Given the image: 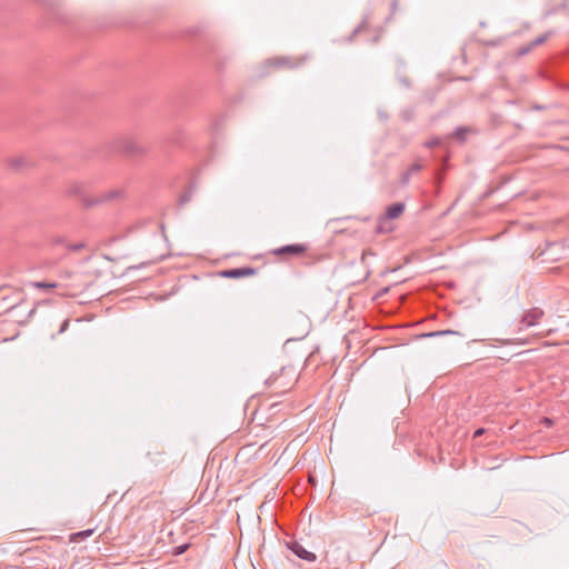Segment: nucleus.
Instances as JSON below:
<instances>
[{
  "label": "nucleus",
  "mask_w": 569,
  "mask_h": 569,
  "mask_svg": "<svg viewBox=\"0 0 569 569\" xmlns=\"http://www.w3.org/2000/svg\"><path fill=\"white\" fill-rule=\"evenodd\" d=\"M298 381V372L293 366H284L278 373H272L266 385L277 395L286 393Z\"/></svg>",
  "instance_id": "nucleus-1"
},
{
  "label": "nucleus",
  "mask_w": 569,
  "mask_h": 569,
  "mask_svg": "<svg viewBox=\"0 0 569 569\" xmlns=\"http://www.w3.org/2000/svg\"><path fill=\"white\" fill-rule=\"evenodd\" d=\"M116 148L131 157H141L148 152V148L132 137L124 136L117 140Z\"/></svg>",
  "instance_id": "nucleus-2"
},
{
  "label": "nucleus",
  "mask_w": 569,
  "mask_h": 569,
  "mask_svg": "<svg viewBox=\"0 0 569 569\" xmlns=\"http://www.w3.org/2000/svg\"><path fill=\"white\" fill-rule=\"evenodd\" d=\"M545 311L541 308L532 307L525 311L519 321V331L537 326L543 318Z\"/></svg>",
  "instance_id": "nucleus-3"
},
{
  "label": "nucleus",
  "mask_w": 569,
  "mask_h": 569,
  "mask_svg": "<svg viewBox=\"0 0 569 569\" xmlns=\"http://www.w3.org/2000/svg\"><path fill=\"white\" fill-rule=\"evenodd\" d=\"M303 61L305 59H295L291 57L280 56L268 59L266 64L271 68L296 69L300 67Z\"/></svg>",
  "instance_id": "nucleus-4"
},
{
  "label": "nucleus",
  "mask_w": 569,
  "mask_h": 569,
  "mask_svg": "<svg viewBox=\"0 0 569 569\" xmlns=\"http://www.w3.org/2000/svg\"><path fill=\"white\" fill-rule=\"evenodd\" d=\"M308 250V246L305 243H292V244H286L279 248H276L271 251L273 256H295L300 257Z\"/></svg>",
  "instance_id": "nucleus-5"
},
{
  "label": "nucleus",
  "mask_w": 569,
  "mask_h": 569,
  "mask_svg": "<svg viewBox=\"0 0 569 569\" xmlns=\"http://www.w3.org/2000/svg\"><path fill=\"white\" fill-rule=\"evenodd\" d=\"M257 273V269L252 267H241V268H234V269H227L220 271V276L223 278L229 279H238V278H244V277H251Z\"/></svg>",
  "instance_id": "nucleus-6"
},
{
  "label": "nucleus",
  "mask_w": 569,
  "mask_h": 569,
  "mask_svg": "<svg viewBox=\"0 0 569 569\" xmlns=\"http://www.w3.org/2000/svg\"><path fill=\"white\" fill-rule=\"evenodd\" d=\"M121 194H122V192L119 190H111V191L104 192V193L100 194L99 197H96L92 199L83 198L82 201H83V206L89 208L94 204H100V203H104V202L111 201L113 199H117V198L121 197Z\"/></svg>",
  "instance_id": "nucleus-7"
},
{
  "label": "nucleus",
  "mask_w": 569,
  "mask_h": 569,
  "mask_svg": "<svg viewBox=\"0 0 569 569\" xmlns=\"http://www.w3.org/2000/svg\"><path fill=\"white\" fill-rule=\"evenodd\" d=\"M289 549L300 559L312 562L316 560V555L307 550L301 543L293 541L289 546Z\"/></svg>",
  "instance_id": "nucleus-8"
},
{
  "label": "nucleus",
  "mask_w": 569,
  "mask_h": 569,
  "mask_svg": "<svg viewBox=\"0 0 569 569\" xmlns=\"http://www.w3.org/2000/svg\"><path fill=\"white\" fill-rule=\"evenodd\" d=\"M422 168L423 166L419 161L412 163L405 172L401 173L399 179L401 186H408L412 174L418 173L419 171L422 170Z\"/></svg>",
  "instance_id": "nucleus-9"
},
{
  "label": "nucleus",
  "mask_w": 569,
  "mask_h": 569,
  "mask_svg": "<svg viewBox=\"0 0 569 569\" xmlns=\"http://www.w3.org/2000/svg\"><path fill=\"white\" fill-rule=\"evenodd\" d=\"M405 211V203L402 202H395L387 207L385 217L389 220L399 218Z\"/></svg>",
  "instance_id": "nucleus-10"
},
{
  "label": "nucleus",
  "mask_w": 569,
  "mask_h": 569,
  "mask_svg": "<svg viewBox=\"0 0 569 569\" xmlns=\"http://www.w3.org/2000/svg\"><path fill=\"white\" fill-rule=\"evenodd\" d=\"M148 459L154 467H163L167 469L169 465L167 463V458L164 457V453L161 451H149L147 453Z\"/></svg>",
  "instance_id": "nucleus-11"
},
{
  "label": "nucleus",
  "mask_w": 569,
  "mask_h": 569,
  "mask_svg": "<svg viewBox=\"0 0 569 569\" xmlns=\"http://www.w3.org/2000/svg\"><path fill=\"white\" fill-rule=\"evenodd\" d=\"M393 230V227L391 226V222L389 219H387L385 216H381L376 226V233H389Z\"/></svg>",
  "instance_id": "nucleus-12"
},
{
  "label": "nucleus",
  "mask_w": 569,
  "mask_h": 569,
  "mask_svg": "<svg viewBox=\"0 0 569 569\" xmlns=\"http://www.w3.org/2000/svg\"><path fill=\"white\" fill-rule=\"evenodd\" d=\"M449 335L450 336H459L460 333L455 330H439V331H430L427 333H422L420 337L421 338H438L441 336H449Z\"/></svg>",
  "instance_id": "nucleus-13"
},
{
  "label": "nucleus",
  "mask_w": 569,
  "mask_h": 569,
  "mask_svg": "<svg viewBox=\"0 0 569 569\" xmlns=\"http://www.w3.org/2000/svg\"><path fill=\"white\" fill-rule=\"evenodd\" d=\"M470 131L467 127H457L455 131L452 132V137H455L460 142L466 141L467 133Z\"/></svg>",
  "instance_id": "nucleus-14"
},
{
  "label": "nucleus",
  "mask_w": 569,
  "mask_h": 569,
  "mask_svg": "<svg viewBox=\"0 0 569 569\" xmlns=\"http://www.w3.org/2000/svg\"><path fill=\"white\" fill-rule=\"evenodd\" d=\"M553 34L552 31H548L539 37H537L536 39H533L530 43H531V47H537V46H540V44H543Z\"/></svg>",
  "instance_id": "nucleus-15"
},
{
  "label": "nucleus",
  "mask_w": 569,
  "mask_h": 569,
  "mask_svg": "<svg viewBox=\"0 0 569 569\" xmlns=\"http://www.w3.org/2000/svg\"><path fill=\"white\" fill-rule=\"evenodd\" d=\"M93 531H94L93 529H87V530H82V531L72 533L70 536V540L76 541L79 539H86V538L90 537L93 533Z\"/></svg>",
  "instance_id": "nucleus-16"
},
{
  "label": "nucleus",
  "mask_w": 569,
  "mask_h": 569,
  "mask_svg": "<svg viewBox=\"0 0 569 569\" xmlns=\"http://www.w3.org/2000/svg\"><path fill=\"white\" fill-rule=\"evenodd\" d=\"M86 246H87L86 242L79 241L76 243H68V244H66V248L70 251L78 252V251H81L82 249H84Z\"/></svg>",
  "instance_id": "nucleus-17"
},
{
  "label": "nucleus",
  "mask_w": 569,
  "mask_h": 569,
  "mask_svg": "<svg viewBox=\"0 0 569 569\" xmlns=\"http://www.w3.org/2000/svg\"><path fill=\"white\" fill-rule=\"evenodd\" d=\"M33 287L39 289H53L57 287L56 282H47V281H37L33 283Z\"/></svg>",
  "instance_id": "nucleus-18"
},
{
  "label": "nucleus",
  "mask_w": 569,
  "mask_h": 569,
  "mask_svg": "<svg viewBox=\"0 0 569 569\" xmlns=\"http://www.w3.org/2000/svg\"><path fill=\"white\" fill-rule=\"evenodd\" d=\"M26 159L22 157L14 158L10 161V166L18 169L21 168L24 164Z\"/></svg>",
  "instance_id": "nucleus-19"
},
{
  "label": "nucleus",
  "mask_w": 569,
  "mask_h": 569,
  "mask_svg": "<svg viewBox=\"0 0 569 569\" xmlns=\"http://www.w3.org/2000/svg\"><path fill=\"white\" fill-rule=\"evenodd\" d=\"M532 49H533V47H531V43H529L528 46L521 47L518 51V54L525 56V54L529 53Z\"/></svg>",
  "instance_id": "nucleus-20"
},
{
  "label": "nucleus",
  "mask_w": 569,
  "mask_h": 569,
  "mask_svg": "<svg viewBox=\"0 0 569 569\" xmlns=\"http://www.w3.org/2000/svg\"><path fill=\"white\" fill-rule=\"evenodd\" d=\"M69 325H70V320L64 319L60 326L58 333H60V335L63 333L69 328Z\"/></svg>",
  "instance_id": "nucleus-21"
},
{
  "label": "nucleus",
  "mask_w": 569,
  "mask_h": 569,
  "mask_svg": "<svg viewBox=\"0 0 569 569\" xmlns=\"http://www.w3.org/2000/svg\"><path fill=\"white\" fill-rule=\"evenodd\" d=\"M425 144L428 148H433V147L440 144V139L439 138H435L432 140L427 141Z\"/></svg>",
  "instance_id": "nucleus-22"
},
{
  "label": "nucleus",
  "mask_w": 569,
  "mask_h": 569,
  "mask_svg": "<svg viewBox=\"0 0 569 569\" xmlns=\"http://www.w3.org/2000/svg\"><path fill=\"white\" fill-rule=\"evenodd\" d=\"M366 29V22L363 21L359 27H357L352 34L350 36V40L358 33V32H361L362 30Z\"/></svg>",
  "instance_id": "nucleus-23"
},
{
  "label": "nucleus",
  "mask_w": 569,
  "mask_h": 569,
  "mask_svg": "<svg viewBox=\"0 0 569 569\" xmlns=\"http://www.w3.org/2000/svg\"><path fill=\"white\" fill-rule=\"evenodd\" d=\"M188 549V545H181L176 547L174 555H182Z\"/></svg>",
  "instance_id": "nucleus-24"
},
{
  "label": "nucleus",
  "mask_w": 569,
  "mask_h": 569,
  "mask_svg": "<svg viewBox=\"0 0 569 569\" xmlns=\"http://www.w3.org/2000/svg\"><path fill=\"white\" fill-rule=\"evenodd\" d=\"M52 241L54 244H67L63 237H54Z\"/></svg>",
  "instance_id": "nucleus-25"
},
{
  "label": "nucleus",
  "mask_w": 569,
  "mask_h": 569,
  "mask_svg": "<svg viewBox=\"0 0 569 569\" xmlns=\"http://www.w3.org/2000/svg\"><path fill=\"white\" fill-rule=\"evenodd\" d=\"M556 331V329H548L547 331H541L538 333L539 337H546V336H550L551 333H553Z\"/></svg>",
  "instance_id": "nucleus-26"
},
{
  "label": "nucleus",
  "mask_w": 569,
  "mask_h": 569,
  "mask_svg": "<svg viewBox=\"0 0 569 569\" xmlns=\"http://www.w3.org/2000/svg\"><path fill=\"white\" fill-rule=\"evenodd\" d=\"M485 432H486V429H483V428H479V429H477V430L473 432V438H478V437L482 436Z\"/></svg>",
  "instance_id": "nucleus-27"
},
{
  "label": "nucleus",
  "mask_w": 569,
  "mask_h": 569,
  "mask_svg": "<svg viewBox=\"0 0 569 569\" xmlns=\"http://www.w3.org/2000/svg\"><path fill=\"white\" fill-rule=\"evenodd\" d=\"M70 192H73V193H78V192H80V187H78V186L73 187V188L70 190Z\"/></svg>",
  "instance_id": "nucleus-28"
},
{
  "label": "nucleus",
  "mask_w": 569,
  "mask_h": 569,
  "mask_svg": "<svg viewBox=\"0 0 569 569\" xmlns=\"http://www.w3.org/2000/svg\"><path fill=\"white\" fill-rule=\"evenodd\" d=\"M34 312H36V307H32V308L28 311V318H29V317H31Z\"/></svg>",
  "instance_id": "nucleus-29"
},
{
  "label": "nucleus",
  "mask_w": 569,
  "mask_h": 569,
  "mask_svg": "<svg viewBox=\"0 0 569 569\" xmlns=\"http://www.w3.org/2000/svg\"><path fill=\"white\" fill-rule=\"evenodd\" d=\"M21 306H22V303H17L16 306H13V307L11 308V310H14V309H17V308H20Z\"/></svg>",
  "instance_id": "nucleus-30"
},
{
  "label": "nucleus",
  "mask_w": 569,
  "mask_h": 569,
  "mask_svg": "<svg viewBox=\"0 0 569 569\" xmlns=\"http://www.w3.org/2000/svg\"><path fill=\"white\" fill-rule=\"evenodd\" d=\"M187 201H188V197H187V196H183V197L181 198V202H187Z\"/></svg>",
  "instance_id": "nucleus-31"
},
{
  "label": "nucleus",
  "mask_w": 569,
  "mask_h": 569,
  "mask_svg": "<svg viewBox=\"0 0 569 569\" xmlns=\"http://www.w3.org/2000/svg\"><path fill=\"white\" fill-rule=\"evenodd\" d=\"M545 345H546V346H558V343H557V342H553V343H548V342H547V343H545Z\"/></svg>",
  "instance_id": "nucleus-32"
},
{
  "label": "nucleus",
  "mask_w": 569,
  "mask_h": 569,
  "mask_svg": "<svg viewBox=\"0 0 569 569\" xmlns=\"http://www.w3.org/2000/svg\"><path fill=\"white\" fill-rule=\"evenodd\" d=\"M546 425H551V420L550 419H546Z\"/></svg>",
  "instance_id": "nucleus-33"
},
{
  "label": "nucleus",
  "mask_w": 569,
  "mask_h": 569,
  "mask_svg": "<svg viewBox=\"0 0 569 569\" xmlns=\"http://www.w3.org/2000/svg\"><path fill=\"white\" fill-rule=\"evenodd\" d=\"M158 495L162 493V488L157 491Z\"/></svg>",
  "instance_id": "nucleus-34"
},
{
  "label": "nucleus",
  "mask_w": 569,
  "mask_h": 569,
  "mask_svg": "<svg viewBox=\"0 0 569 569\" xmlns=\"http://www.w3.org/2000/svg\"><path fill=\"white\" fill-rule=\"evenodd\" d=\"M567 327L569 328V321L567 322Z\"/></svg>",
  "instance_id": "nucleus-35"
}]
</instances>
